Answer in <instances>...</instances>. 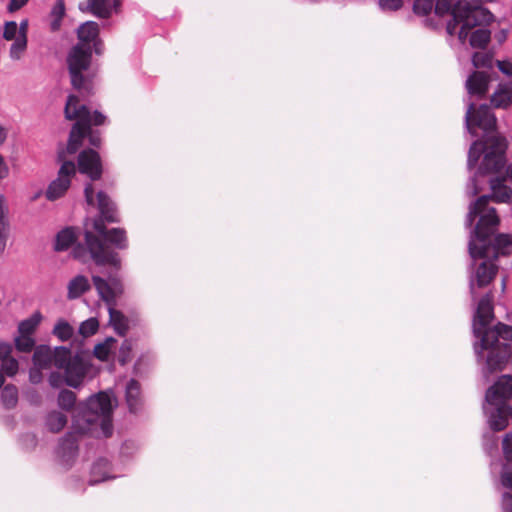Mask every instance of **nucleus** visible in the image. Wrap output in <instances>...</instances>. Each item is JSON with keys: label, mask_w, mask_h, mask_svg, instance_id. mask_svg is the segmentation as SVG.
Segmentation results:
<instances>
[{"label": "nucleus", "mask_w": 512, "mask_h": 512, "mask_svg": "<svg viewBox=\"0 0 512 512\" xmlns=\"http://www.w3.org/2000/svg\"><path fill=\"white\" fill-rule=\"evenodd\" d=\"M84 195H85V200L87 202L88 205H93L94 204V189H93V185L91 183H88L86 184L85 186V189H84Z\"/></svg>", "instance_id": "603ef678"}, {"label": "nucleus", "mask_w": 512, "mask_h": 512, "mask_svg": "<svg viewBox=\"0 0 512 512\" xmlns=\"http://www.w3.org/2000/svg\"><path fill=\"white\" fill-rule=\"evenodd\" d=\"M99 328V322L96 318L91 317L83 321L79 326V333L84 337L94 335Z\"/></svg>", "instance_id": "ea45409f"}, {"label": "nucleus", "mask_w": 512, "mask_h": 512, "mask_svg": "<svg viewBox=\"0 0 512 512\" xmlns=\"http://www.w3.org/2000/svg\"><path fill=\"white\" fill-rule=\"evenodd\" d=\"M512 376L502 375L486 391L482 404L489 428L494 432L503 431L512 417Z\"/></svg>", "instance_id": "423d86ee"}, {"label": "nucleus", "mask_w": 512, "mask_h": 512, "mask_svg": "<svg viewBox=\"0 0 512 512\" xmlns=\"http://www.w3.org/2000/svg\"><path fill=\"white\" fill-rule=\"evenodd\" d=\"M512 360V347L510 346V350L508 351V354L506 356V360H505V364L509 361V360Z\"/></svg>", "instance_id": "bf43d9fd"}, {"label": "nucleus", "mask_w": 512, "mask_h": 512, "mask_svg": "<svg viewBox=\"0 0 512 512\" xmlns=\"http://www.w3.org/2000/svg\"><path fill=\"white\" fill-rule=\"evenodd\" d=\"M98 209L100 218L95 219L93 227L102 238L111 243L117 249H126L128 246L126 232L121 228H112L106 230L104 221L114 223L118 222V214L114 203L110 200L108 195L103 191L97 194Z\"/></svg>", "instance_id": "1a4fd4ad"}, {"label": "nucleus", "mask_w": 512, "mask_h": 512, "mask_svg": "<svg viewBox=\"0 0 512 512\" xmlns=\"http://www.w3.org/2000/svg\"><path fill=\"white\" fill-rule=\"evenodd\" d=\"M67 423V417L58 411L50 412L46 417V427L53 433L60 432Z\"/></svg>", "instance_id": "473e14b6"}, {"label": "nucleus", "mask_w": 512, "mask_h": 512, "mask_svg": "<svg viewBox=\"0 0 512 512\" xmlns=\"http://www.w3.org/2000/svg\"><path fill=\"white\" fill-rule=\"evenodd\" d=\"M67 289L68 299H76L90 289V282L87 277L77 275L69 281Z\"/></svg>", "instance_id": "bb28decb"}, {"label": "nucleus", "mask_w": 512, "mask_h": 512, "mask_svg": "<svg viewBox=\"0 0 512 512\" xmlns=\"http://www.w3.org/2000/svg\"><path fill=\"white\" fill-rule=\"evenodd\" d=\"M379 6L383 10H398L401 6L403 1L402 0H379L378 1Z\"/></svg>", "instance_id": "49530a36"}, {"label": "nucleus", "mask_w": 512, "mask_h": 512, "mask_svg": "<svg viewBox=\"0 0 512 512\" xmlns=\"http://www.w3.org/2000/svg\"><path fill=\"white\" fill-rule=\"evenodd\" d=\"M12 352V345L6 342H0V359L10 355Z\"/></svg>", "instance_id": "864d4df0"}, {"label": "nucleus", "mask_w": 512, "mask_h": 512, "mask_svg": "<svg viewBox=\"0 0 512 512\" xmlns=\"http://www.w3.org/2000/svg\"><path fill=\"white\" fill-rule=\"evenodd\" d=\"M9 231L8 207L5 203L4 196L0 195V253H2L6 247Z\"/></svg>", "instance_id": "a878e982"}, {"label": "nucleus", "mask_w": 512, "mask_h": 512, "mask_svg": "<svg viewBox=\"0 0 512 512\" xmlns=\"http://www.w3.org/2000/svg\"><path fill=\"white\" fill-rule=\"evenodd\" d=\"M501 484L509 489L501 497V506L503 512H512V467L505 465L501 473Z\"/></svg>", "instance_id": "b1692460"}, {"label": "nucleus", "mask_w": 512, "mask_h": 512, "mask_svg": "<svg viewBox=\"0 0 512 512\" xmlns=\"http://www.w3.org/2000/svg\"><path fill=\"white\" fill-rule=\"evenodd\" d=\"M78 170L91 180H98L102 175V163L99 154L93 149H86L78 156Z\"/></svg>", "instance_id": "f3484780"}, {"label": "nucleus", "mask_w": 512, "mask_h": 512, "mask_svg": "<svg viewBox=\"0 0 512 512\" xmlns=\"http://www.w3.org/2000/svg\"><path fill=\"white\" fill-rule=\"evenodd\" d=\"M42 321V314L34 312L29 318L22 320L18 325L19 334L33 336L35 330Z\"/></svg>", "instance_id": "c85d7f7f"}, {"label": "nucleus", "mask_w": 512, "mask_h": 512, "mask_svg": "<svg viewBox=\"0 0 512 512\" xmlns=\"http://www.w3.org/2000/svg\"><path fill=\"white\" fill-rule=\"evenodd\" d=\"M490 80V75L486 72H473L465 83L468 94L478 98L484 97L488 91Z\"/></svg>", "instance_id": "412c9836"}, {"label": "nucleus", "mask_w": 512, "mask_h": 512, "mask_svg": "<svg viewBox=\"0 0 512 512\" xmlns=\"http://www.w3.org/2000/svg\"><path fill=\"white\" fill-rule=\"evenodd\" d=\"M490 188L492 195H482L469 206V211L465 219V226L470 228L477 216L479 221L471 230L468 251L472 257L485 254V249L489 244V236L497 230L500 219L496 209L488 207L489 200L497 203L512 202V189L504 184V178L490 179Z\"/></svg>", "instance_id": "f03ea898"}, {"label": "nucleus", "mask_w": 512, "mask_h": 512, "mask_svg": "<svg viewBox=\"0 0 512 512\" xmlns=\"http://www.w3.org/2000/svg\"><path fill=\"white\" fill-rule=\"evenodd\" d=\"M71 358V349L59 346L52 349L47 345H40L35 348L33 354V364L44 370L56 368L61 370L65 362Z\"/></svg>", "instance_id": "ddd939ff"}, {"label": "nucleus", "mask_w": 512, "mask_h": 512, "mask_svg": "<svg viewBox=\"0 0 512 512\" xmlns=\"http://www.w3.org/2000/svg\"><path fill=\"white\" fill-rule=\"evenodd\" d=\"M3 384H4V376H3V373L0 371V388L2 387Z\"/></svg>", "instance_id": "052dcab7"}, {"label": "nucleus", "mask_w": 512, "mask_h": 512, "mask_svg": "<svg viewBox=\"0 0 512 512\" xmlns=\"http://www.w3.org/2000/svg\"><path fill=\"white\" fill-rule=\"evenodd\" d=\"M64 113L68 120L77 119V122L72 126L67 143V152L74 154L82 145L85 135L90 133L86 121L89 116V109L86 105L79 104L78 97L71 94L67 98Z\"/></svg>", "instance_id": "9d476101"}, {"label": "nucleus", "mask_w": 512, "mask_h": 512, "mask_svg": "<svg viewBox=\"0 0 512 512\" xmlns=\"http://www.w3.org/2000/svg\"><path fill=\"white\" fill-rule=\"evenodd\" d=\"M58 405L64 410H71L76 403V395L70 390H61L57 399Z\"/></svg>", "instance_id": "4c0bfd02"}, {"label": "nucleus", "mask_w": 512, "mask_h": 512, "mask_svg": "<svg viewBox=\"0 0 512 512\" xmlns=\"http://www.w3.org/2000/svg\"><path fill=\"white\" fill-rule=\"evenodd\" d=\"M76 240V234L72 228H65L58 232L54 248L57 251L67 250Z\"/></svg>", "instance_id": "c756f323"}, {"label": "nucleus", "mask_w": 512, "mask_h": 512, "mask_svg": "<svg viewBox=\"0 0 512 512\" xmlns=\"http://www.w3.org/2000/svg\"><path fill=\"white\" fill-rule=\"evenodd\" d=\"M2 37L6 41H16L19 37L18 24L15 21H6L3 25Z\"/></svg>", "instance_id": "a19ab883"}, {"label": "nucleus", "mask_w": 512, "mask_h": 512, "mask_svg": "<svg viewBox=\"0 0 512 512\" xmlns=\"http://www.w3.org/2000/svg\"><path fill=\"white\" fill-rule=\"evenodd\" d=\"M112 410L111 398L106 392H99L87 399L81 406L80 414L73 421V431L68 432L58 445L57 454L63 462L68 463L76 457L79 436L92 432L94 426H100L104 437L111 436Z\"/></svg>", "instance_id": "7ed1b4c3"}, {"label": "nucleus", "mask_w": 512, "mask_h": 512, "mask_svg": "<svg viewBox=\"0 0 512 512\" xmlns=\"http://www.w3.org/2000/svg\"><path fill=\"white\" fill-rule=\"evenodd\" d=\"M506 174H507V178L512 181V163L509 164L506 168Z\"/></svg>", "instance_id": "13d9d810"}, {"label": "nucleus", "mask_w": 512, "mask_h": 512, "mask_svg": "<svg viewBox=\"0 0 512 512\" xmlns=\"http://www.w3.org/2000/svg\"><path fill=\"white\" fill-rule=\"evenodd\" d=\"M502 451L505 460L512 462V432L504 435L502 439Z\"/></svg>", "instance_id": "37998d69"}, {"label": "nucleus", "mask_w": 512, "mask_h": 512, "mask_svg": "<svg viewBox=\"0 0 512 512\" xmlns=\"http://www.w3.org/2000/svg\"><path fill=\"white\" fill-rule=\"evenodd\" d=\"M61 370H64L65 381L68 386L77 388L83 382L85 368L79 358H73L71 356V358L65 362Z\"/></svg>", "instance_id": "aec40b11"}, {"label": "nucleus", "mask_w": 512, "mask_h": 512, "mask_svg": "<svg viewBox=\"0 0 512 512\" xmlns=\"http://www.w3.org/2000/svg\"><path fill=\"white\" fill-rule=\"evenodd\" d=\"M92 52L89 48L74 45L66 57L71 85L74 89L84 91L87 94L92 92L95 76L91 68Z\"/></svg>", "instance_id": "0eeeda50"}, {"label": "nucleus", "mask_w": 512, "mask_h": 512, "mask_svg": "<svg viewBox=\"0 0 512 512\" xmlns=\"http://www.w3.org/2000/svg\"><path fill=\"white\" fill-rule=\"evenodd\" d=\"M0 361H2V369L7 376L13 377L17 374L19 364L15 358L9 357V355H7L6 357L0 359Z\"/></svg>", "instance_id": "79ce46f5"}, {"label": "nucleus", "mask_w": 512, "mask_h": 512, "mask_svg": "<svg viewBox=\"0 0 512 512\" xmlns=\"http://www.w3.org/2000/svg\"><path fill=\"white\" fill-rule=\"evenodd\" d=\"M43 368H40L39 366H35L33 364V367L29 371V380L33 384H38L42 381L43 375H42Z\"/></svg>", "instance_id": "de8ad7c7"}, {"label": "nucleus", "mask_w": 512, "mask_h": 512, "mask_svg": "<svg viewBox=\"0 0 512 512\" xmlns=\"http://www.w3.org/2000/svg\"><path fill=\"white\" fill-rule=\"evenodd\" d=\"M493 318L492 295L488 293L480 299L472 324L474 336L480 339L479 342L474 344V351L479 362L484 359V352L487 351L485 375L505 368V360L510 345L500 343L499 337L512 340V326L499 322L493 328H489Z\"/></svg>", "instance_id": "f257e3e1"}, {"label": "nucleus", "mask_w": 512, "mask_h": 512, "mask_svg": "<svg viewBox=\"0 0 512 512\" xmlns=\"http://www.w3.org/2000/svg\"><path fill=\"white\" fill-rule=\"evenodd\" d=\"M495 231L489 236V244L485 249V254L476 257H470L475 261L480 258H488L490 251L493 252V259L496 260L499 255H506L509 253V249L512 247V236L509 234H498L492 241V236Z\"/></svg>", "instance_id": "6ab92c4d"}, {"label": "nucleus", "mask_w": 512, "mask_h": 512, "mask_svg": "<svg viewBox=\"0 0 512 512\" xmlns=\"http://www.w3.org/2000/svg\"><path fill=\"white\" fill-rule=\"evenodd\" d=\"M86 246L78 245L73 249L74 258L85 261L87 252L97 265L110 264L114 267L120 266L118 254L107 247L92 232H85Z\"/></svg>", "instance_id": "9b49d317"}, {"label": "nucleus", "mask_w": 512, "mask_h": 512, "mask_svg": "<svg viewBox=\"0 0 512 512\" xmlns=\"http://www.w3.org/2000/svg\"><path fill=\"white\" fill-rule=\"evenodd\" d=\"M434 9L435 14L444 16L450 14L452 19L446 25L449 35H454L458 25L459 41L464 44L470 31L476 26L488 25L493 21V14L481 6H472L466 0H415L413 11L415 14L426 16Z\"/></svg>", "instance_id": "20e7f679"}, {"label": "nucleus", "mask_w": 512, "mask_h": 512, "mask_svg": "<svg viewBox=\"0 0 512 512\" xmlns=\"http://www.w3.org/2000/svg\"><path fill=\"white\" fill-rule=\"evenodd\" d=\"M48 381L53 388H58L63 383H66L65 378L61 375L59 371L51 372Z\"/></svg>", "instance_id": "09e8293b"}, {"label": "nucleus", "mask_w": 512, "mask_h": 512, "mask_svg": "<svg viewBox=\"0 0 512 512\" xmlns=\"http://www.w3.org/2000/svg\"><path fill=\"white\" fill-rule=\"evenodd\" d=\"M65 11L64 0H57L49 13V27L52 32H56L61 28L62 20L65 16Z\"/></svg>", "instance_id": "cd10ccee"}, {"label": "nucleus", "mask_w": 512, "mask_h": 512, "mask_svg": "<svg viewBox=\"0 0 512 512\" xmlns=\"http://www.w3.org/2000/svg\"><path fill=\"white\" fill-rule=\"evenodd\" d=\"M490 101L494 108L507 109L510 107L512 105V81L500 83Z\"/></svg>", "instance_id": "5701e85b"}, {"label": "nucleus", "mask_w": 512, "mask_h": 512, "mask_svg": "<svg viewBox=\"0 0 512 512\" xmlns=\"http://www.w3.org/2000/svg\"><path fill=\"white\" fill-rule=\"evenodd\" d=\"M28 19H23L18 24L19 37L12 42L9 49V56L12 60H20L27 50L28 45Z\"/></svg>", "instance_id": "4be33fe9"}, {"label": "nucleus", "mask_w": 512, "mask_h": 512, "mask_svg": "<svg viewBox=\"0 0 512 512\" xmlns=\"http://www.w3.org/2000/svg\"><path fill=\"white\" fill-rule=\"evenodd\" d=\"M109 468V462L106 459H99L96 461L91 468V476L89 483L90 485L97 484L104 480L109 479L106 470Z\"/></svg>", "instance_id": "2f4dec72"}, {"label": "nucleus", "mask_w": 512, "mask_h": 512, "mask_svg": "<svg viewBox=\"0 0 512 512\" xmlns=\"http://www.w3.org/2000/svg\"><path fill=\"white\" fill-rule=\"evenodd\" d=\"M472 64L475 68H492L493 55L488 52H475L472 55Z\"/></svg>", "instance_id": "e433bc0d"}, {"label": "nucleus", "mask_w": 512, "mask_h": 512, "mask_svg": "<svg viewBox=\"0 0 512 512\" xmlns=\"http://www.w3.org/2000/svg\"><path fill=\"white\" fill-rule=\"evenodd\" d=\"M99 24L95 21H87L81 24L77 29L78 43L81 48H89L96 54L103 52V42L99 38Z\"/></svg>", "instance_id": "2eb2a0df"}, {"label": "nucleus", "mask_w": 512, "mask_h": 512, "mask_svg": "<svg viewBox=\"0 0 512 512\" xmlns=\"http://www.w3.org/2000/svg\"><path fill=\"white\" fill-rule=\"evenodd\" d=\"M89 141H90L91 145L96 146V147H98L100 144V138L97 136H94L92 134H90V136H89Z\"/></svg>", "instance_id": "4d7b16f0"}, {"label": "nucleus", "mask_w": 512, "mask_h": 512, "mask_svg": "<svg viewBox=\"0 0 512 512\" xmlns=\"http://www.w3.org/2000/svg\"><path fill=\"white\" fill-rule=\"evenodd\" d=\"M507 149V141L505 137L493 135L486 139L485 142L475 140L469 149L467 167L474 168L483 152L484 158L477 172L471 177L466 185V194L469 197L477 195L482 190V185L478 183V178L489 173L499 172L505 165V153Z\"/></svg>", "instance_id": "39448f33"}, {"label": "nucleus", "mask_w": 512, "mask_h": 512, "mask_svg": "<svg viewBox=\"0 0 512 512\" xmlns=\"http://www.w3.org/2000/svg\"><path fill=\"white\" fill-rule=\"evenodd\" d=\"M496 122V117L488 105H480L476 109L474 103L470 102L468 104L465 114V127L472 136H476L475 128L481 129L487 135L494 132Z\"/></svg>", "instance_id": "f8f14e48"}, {"label": "nucleus", "mask_w": 512, "mask_h": 512, "mask_svg": "<svg viewBox=\"0 0 512 512\" xmlns=\"http://www.w3.org/2000/svg\"><path fill=\"white\" fill-rule=\"evenodd\" d=\"M126 403L130 412H137L141 407V388L138 381L130 379L126 385Z\"/></svg>", "instance_id": "393cba45"}, {"label": "nucleus", "mask_w": 512, "mask_h": 512, "mask_svg": "<svg viewBox=\"0 0 512 512\" xmlns=\"http://www.w3.org/2000/svg\"><path fill=\"white\" fill-rule=\"evenodd\" d=\"M59 158H63V152L59 153Z\"/></svg>", "instance_id": "680f3d73"}, {"label": "nucleus", "mask_w": 512, "mask_h": 512, "mask_svg": "<svg viewBox=\"0 0 512 512\" xmlns=\"http://www.w3.org/2000/svg\"><path fill=\"white\" fill-rule=\"evenodd\" d=\"M491 39V32L486 28L474 30L469 37V44L472 48L484 49Z\"/></svg>", "instance_id": "7c9ffc66"}, {"label": "nucleus", "mask_w": 512, "mask_h": 512, "mask_svg": "<svg viewBox=\"0 0 512 512\" xmlns=\"http://www.w3.org/2000/svg\"><path fill=\"white\" fill-rule=\"evenodd\" d=\"M1 400L6 408H13L18 402V390L14 385H6L1 392Z\"/></svg>", "instance_id": "c9c22d12"}, {"label": "nucleus", "mask_w": 512, "mask_h": 512, "mask_svg": "<svg viewBox=\"0 0 512 512\" xmlns=\"http://www.w3.org/2000/svg\"><path fill=\"white\" fill-rule=\"evenodd\" d=\"M88 130L91 131V125L99 126L105 123L106 116L103 115L99 111H94L93 114L89 111V116L87 117Z\"/></svg>", "instance_id": "c03bdc74"}, {"label": "nucleus", "mask_w": 512, "mask_h": 512, "mask_svg": "<svg viewBox=\"0 0 512 512\" xmlns=\"http://www.w3.org/2000/svg\"><path fill=\"white\" fill-rule=\"evenodd\" d=\"M9 174V168L5 163L3 157L0 155V180L6 178Z\"/></svg>", "instance_id": "5fc2aeb1"}, {"label": "nucleus", "mask_w": 512, "mask_h": 512, "mask_svg": "<svg viewBox=\"0 0 512 512\" xmlns=\"http://www.w3.org/2000/svg\"><path fill=\"white\" fill-rule=\"evenodd\" d=\"M497 67L503 74L512 76V59L502 61L498 60Z\"/></svg>", "instance_id": "8fccbe9b"}, {"label": "nucleus", "mask_w": 512, "mask_h": 512, "mask_svg": "<svg viewBox=\"0 0 512 512\" xmlns=\"http://www.w3.org/2000/svg\"><path fill=\"white\" fill-rule=\"evenodd\" d=\"M497 266L494 259L484 260L470 276L469 289L473 297L476 295V288H483L491 283L497 274Z\"/></svg>", "instance_id": "dca6fc26"}, {"label": "nucleus", "mask_w": 512, "mask_h": 512, "mask_svg": "<svg viewBox=\"0 0 512 512\" xmlns=\"http://www.w3.org/2000/svg\"><path fill=\"white\" fill-rule=\"evenodd\" d=\"M52 333L60 341H67L72 338L74 334V328L65 319H59L56 322Z\"/></svg>", "instance_id": "72a5a7b5"}, {"label": "nucleus", "mask_w": 512, "mask_h": 512, "mask_svg": "<svg viewBox=\"0 0 512 512\" xmlns=\"http://www.w3.org/2000/svg\"><path fill=\"white\" fill-rule=\"evenodd\" d=\"M131 343L128 341V340H125L121 347H120V351H119V362L124 365L127 363V361L129 360L130 358V352H131Z\"/></svg>", "instance_id": "a18cd8bd"}, {"label": "nucleus", "mask_w": 512, "mask_h": 512, "mask_svg": "<svg viewBox=\"0 0 512 512\" xmlns=\"http://www.w3.org/2000/svg\"><path fill=\"white\" fill-rule=\"evenodd\" d=\"M116 344V340L112 337L106 338V340L102 343H99L94 348V355L101 361H106L109 359L111 351Z\"/></svg>", "instance_id": "f704fd0d"}, {"label": "nucleus", "mask_w": 512, "mask_h": 512, "mask_svg": "<svg viewBox=\"0 0 512 512\" xmlns=\"http://www.w3.org/2000/svg\"><path fill=\"white\" fill-rule=\"evenodd\" d=\"M7 135V129L0 125V146L6 141Z\"/></svg>", "instance_id": "6e6d98bb"}, {"label": "nucleus", "mask_w": 512, "mask_h": 512, "mask_svg": "<svg viewBox=\"0 0 512 512\" xmlns=\"http://www.w3.org/2000/svg\"><path fill=\"white\" fill-rule=\"evenodd\" d=\"M119 6L120 0H86L79 4V9L97 18L107 19L117 11Z\"/></svg>", "instance_id": "a211bd4d"}, {"label": "nucleus", "mask_w": 512, "mask_h": 512, "mask_svg": "<svg viewBox=\"0 0 512 512\" xmlns=\"http://www.w3.org/2000/svg\"><path fill=\"white\" fill-rule=\"evenodd\" d=\"M14 341L16 349L20 352H30L35 345V340L30 335L19 334Z\"/></svg>", "instance_id": "58836bf2"}, {"label": "nucleus", "mask_w": 512, "mask_h": 512, "mask_svg": "<svg viewBox=\"0 0 512 512\" xmlns=\"http://www.w3.org/2000/svg\"><path fill=\"white\" fill-rule=\"evenodd\" d=\"M29 0H10L7 9L10 13H13L27 4Z\"/></svg>", "instance_id": "3c124183"}, {"label": "nucleus", "mask_w": 512, "mask_h": 512, "mask_svg": "<svg viewBox=\"0 0 512 512\" xmlns=\"http://www.w3.org/2000/svg\"><path fill=\"white\" fill-rule=\"evenodd\" d=\"M92 281L99 297L107 304L109 324L118 335L125 336L128 330V319L114 308L117 297L123 292L120 280L112 277L107 281L94 275Z\"/></svg>", "instance_id": "6e6552de"}, {"label": "nucleus", "mask_w": 512, "mask_h": 512, "mask_svg": "<svg viewBox=\"0 0 512 512\" xmlns=\"http://www.w3.org/2000/svg\"><path fill=\"white\" fill-rule=\"evenodd\" d=\"M76 173V166L72 161H63L58 176L53 180L47 190L46 198L50 201L62 197L71 185V179Z\"/></svg>", "instance_id": "4468645a"}]
</instances>
